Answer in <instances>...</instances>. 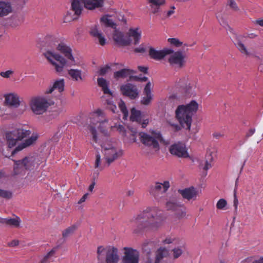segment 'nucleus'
Here are the masks:
<instances>
[{
  "label": "nucleus",
  "instance_id": "f257e3e1",
  "mask_svg": "<svg viewBox=\"0 0 263 263\" xmlns=\"http://www.w3.org/2000/svg\"><path fill=\"white\" fill-rule=\"evenodd\" d=\"M163 220V212L158 207H148L136 216L130 223L132 227H137L138 230L143 229H156L159 227Z\"/></svg>",
  "mask_w": 263,
  "mask_h": 263
},
{
  "label": "nucleus",
  "instance_id": "f03ea898",
  "mask_svg": "<svg viewBox=\"0 0 263 263\" xmlns=\"http://www.w3.org/2000/svg\"><path fill=\"white\" fill-rule=\"evenodd\" d=\"M101 146L104 162L101 163V155L98 152L96 156L95 171L93 173L94 178L97 177L100 171L105 167L109 166L123 155V151L117 147L115 144L109 140H107L103 142L101 144Z\"/></svg>",
  "mask_w": 263,
  "mask_h": 263
},
{
  "label": "nucleus",
  "instance_id": "7ed1b4c3",
  "mask_svg": "<svg viewBox=\"0 0 263 263\" xmlns=\"http://www.w3.org/2000/svg\"><path fill=\"white\" fill-rule=\"evenodd\" d=\"M198 103L195 100L191 101L186 105L178 106L176 110V118L183 128L190 129L192 117L198 110Z\"/></svg>",
  "mask_w": 263,
  "mask_h": 263
},
{
  "label": "nucleus",
  "instance_id": "20e7f679",
  "mask_svg": "<svg viewBox=\"0 0 263 263\" xmlns=\"http://www.w3.org/2000/svg\"><path fill=\"white\" fill-rule=\"evenodd\" d=\"M41 157L37 155H30L26 157L22 160L15 161L14 174L24 175L25 170L31 171L37 168L41 163Z\"/></svg>",
  "mask_w": 263,
  "mask_h": 263
},
{
  "label": "nucleus",
  "instance_id": "39448f33",
  "mask_svg": "<svg viewBox=\"0 0 263 263\" xmlns=\"http://www.w3.org/2000/svg\"><path fill=\"white\" fill-rule=\"evenodd\" d=\"M104 0H71V8L76 15L79 16L85 7L88 10H94L103 7Z\"/></svg>",
  "mask_w": 263,
  "mask_h": 263
},
{
  "label": "nucleus",
  "instance_id": "423d86ee",
  "mask_svg": "<svg viewBox=\"0 0 263 263\" xmlns=\"http://www.w3.org/2000/svg\"><path fill=\"white\" fill-rule=\"evenodd\" d=\"M140 141L145 146L151 147L156 151L159 149V142H164L161 133L157 130H152L149 133L140 132Z\"/></svg>",
  "mask_w": 263,
  "mask_h": 263
},
{
  "label": "nucleus",
  "instance_id": "0eeeda50",
  "mask_svg": "<svg viewBox=\"0 0 263 263\" xmlns=\"http://www.w3.org/2000/svg\"><path fill=\"white\" fill-rule=\"evenodd\" d=\"M51 104L45 97L37 96L31 98L29 106L32 111L35 115H42L46 111Z\"/></svg>",
  "mask_w": 263,
  "mask_h": 263
},
{
  "label": "nucleus",
  "instance_id": "6e6552de",
  "mask_svg": "<svg viewBox=\"0 0 263 263\" xmlns=\"http://www.w3.org/2000/svg\"><path fill=\"white\" fill-rule=\"evenodd\" d=\"M31 134L29 130L22 128H16L12 131L6 133V139L8 145V148L11 149L15 146L18 141L29 136Z\"/></svg>",
  "mask_w": 263,
  "mask_h": 263
},
{
  "label": "nucleus",
  "instance_id": "1a4fd4ad",
  "mask_svg": "<svg viewBox=\"0 0 263 263\" xmlns=\"http://www.w3.org/2000/svg\"><path fill=\"white\" fill-rule=\"evenodd\" d=\"M44 54L50 63L54 66L57 72L60 73L63 71L64 67L67 62L65 58L52 51H47Z\"/></svg>",
  "mask_w": 263,
  "mask_h": 263
},
{
  "label": "nucleus",
  "instance_id": "9d476101",
  "mask_svg": "<svg viewBox=\"0 0 263 263\" xmlns=\"http://www.w3.org/2000/svg\"><path fill=\"white\" fill-rule=\"evenodd\" d=\"M105 253L106 263H118L120 256L118 249L112 246H108L104 248L102 246L98 248L97 253L100 256L102 253Z\"/></svg>",
  "mask_w": 263,
  "mask_h": 263
},
{
  "label": "nucleus",
  "instance_id": "9b49d317",
  "mask_svg": "<svg viewBox=\"0 0 263 263\" xmlns=\"http://www.w3.org/2000/svg\"><path fill=\"white\" fill-rule=\"evenodd\" d=\"M89 118L92 124L96 125L99 123L98 128L104 134H106L107 130L103 128V126H106L108 124V119L105 116L104 112L100 109L91 112L89 114Z\"/></svg>",
  "mask_w": 263,
  "mask_h": 263
},
{
  "label": "nucleus",
  "instance_id": "f8f14e48",
  "mask_svg": "<svg viewBox=\"0 0 263 263\" xmlns=\"http://www.w3.org/2000/svg\"><path fill=\"white\" fill-rule=\"evenodd\" d=\"M167 56H168V61L170 65L175 68H180L185 63V55L181 51H174L170 48Z\"/></svg>",
  "mask_w": 263,
  "mask_h": 263
},
{
  "label": "nucleus",
  "instance_id": "ddd939ff",
  "mask_svg": "<svg viewBox=\"0 0 263 263\" xmlns=\"http://www.w3.org/2000/svg\"><path fill=\"white\" fill-rule=\"evenodd\" d=\"M167 210L172 211L178 218H182L186 215L185 208L176 198H172L166 203Z\"/></svg>",
  "mask_w": 263,
  "mask_h": 263
},
{
  "label": "nucleus",
  "instance_id": "4468645a",
  "mask_svg": "<svg viewBox=\"0 0 263 263\" xmlns=\"http://www.w3.org/2000/svg\"><path fill=\"white\" fill-rule=\"evenodd\" d=\"M170 186L168 181H165L163 183L157 182L150 187L149 192L151 195L158 199L163 196Z\"/></svg>",
  "mask_w": 263,
  "mask_h": 263
},
{
  "label": "nucleus",
  "instance_id": "2eb2a0df",
  "mask_svg": "<svg viewBox=\"0 0 263 263\" xmlns=\"http://www.w3.org/2000/svg\"><path fill=\"white\" fill-rule=\"evenodd\" d=\"M123 250L122 263H139V253L137 250L130 247H124Z\"/></svg>",
  "mask_w": 263,
  "mask_h": 263
},
{
  "label": "nucleus",
  "instance_id": "dca6fc26",
  "mask_svg": "<svg viewBox=\"0 0 263 263\" xmlns=\"http://www.w3.org/2000/svg\"><path fill=\"white\" fill-rule=\"evenodd\" d=\"M257 36L258 35L254 33H248L245 35L238 36L235 41V45L241 54L247 57L250 56L251 55V53L247 48L246 46L243 43V39L249 38L250 39H253L257 37Z\"/></svg>",
  "mask_w": 263,
  "mask_h": 263
},
{
  "label": "nucleus",
  "instance_id": "f3484780",
  "mask_svg": "<svg viewBox=\"0 0 263 263\" xmlns=\"http://www.w3.org/2000/svg\"><path fill=\"white\" fill-rule=\"evenodd\" d=\"M170 153L180 158H188L189 155L185 144L182 142H178L172 144L170 148Z\"/></svg>",
  "mask_w": 263,
  "mask_h": 263
},
{
  "label": "nucleus",
  "instance_id": "a211bd4d",
  "mask_svg": "<svg viewBox=\"0 0 263 263\" xmlns=\"http://www.w3.org/2000/svg\"><path fill=\"white\" fill-rule=\"evenodd\" d=\"M112 39L115 43L119 46H126L132 43V39L127 37L124 33L115 29L112 33Z\"/></svg>",
  "mask_w": 263,
  "mask_h": 263
},
{
  "label": "nucleus",
  "instance_id": "6ab92c4d",
  "mask_svg": "<svg viewBox=\"0 0 263 263\" xmlns=\"http://www.w3.org/2000/svg\"><path fill=\"white\" fill-rule=\"evenodd\" d=\"M38 136L36 134H33L28 139H26L24 142L20 143L15 149L11 151V155H9V153L3 152L4 155L6 157H9L14 155L17 152L22 151L24 148L29 146L35 143L36 141Z\"/></svg>",
  "mask_w": 263,
  "mask_h": 263
},
{
  "label": "nucleus",
  "instance_id": "aec40b11",
  "mask_svg": "<svg viewBox=\"0 0 263 263\" xmlns=\"http://www.w3.org/2000/svg\"><path fill=\"white\" fill-rule=\"evenodd\" d=\"M57 49L62 53L71 65H76V61L72 53L71 48L64 43L59 44Z\"/></svg>",
  "mask_w": 263,
  "mask_h": 263
},
{
  "label": "nucleus",
  "instance_id": "412c9836",
  "mask_svg": "<svg viewBox=\"0 0 263 263\" xmlns=\"http://www.w3.org/2000/svg\"><path fill=\"white\" fill-rule=\"evenodd\" d=\"M121 91L124 96L129 97L132 99H135L139 96V91L136 86L130 83L123 85L121 87Z\"/></svg>",
  "mask_w": 263,
  "mask_h": 263
},
{
  "label": "nucleus",
  "instance_id": "4be33fe9",
  "mask_svg": "<svg viewBox=\"0 0 263 263\" xmlns=\"http://www.w3.org/2000/svg\"><path fill=\"white\" fill-rule=\"evenodd\" d=\"M178 192L182 195L183 198L189 201L195 200L199 194V191L193 186L183 190H179Z\"/></svg>",
  "mask_w": 263,
  "mask_h": 263
},
{
  "label": "nucleus",
  "instance_id": "5701e85b",
  "mask_svg": "<svg viewBox=\"0 0 263 263\" xmlns=\"http://www.w3.org/2000/svg\"><path fill=\"white\" fill-rule=\"evenodd\" d=\"M143 95V97L141 100V103L143 105H147L150 104L153 98V95L152 92V84L150 82L146 84Z\"/></svg>",
  "mask_w": 263,
  "mask_h": 263
},
{
  "label": "nucleus",
  "instance_id": "b1692460",
  "mask_svg": "<svg viewBox=\"0 0 263 263\" xmlns=\"http://www.w3.org/2000/svg\"><path fill=\"white\" fill-rule=\"evenodd\" d=\"M168 51H171L170 48H164L161 50H157L151 47L149 50V55L151 58L159 61L167 56V53Z\"/></svg>",
  "mask_w": 263,
  "mask_h": 263
},
{
  "label": "nucleus",
  "instance_id": "393cba45",
  "mask_svg": "<svg viewBox=\"0 0 263 263\" xmlns=\"http://www.w3.org/2000/svg\"><path fill=\"white\" fill-rule=\"evenodd\" d=\"M6 180L4 173L0 171V197L6 200H10L13 197V192L11 190L3 189L2 185Z\"/></svg>",
  "mask_w": 263,
  "mask_h": 263
},
{
  "label": "nucleus",
  "instance_id": "a878e982",
  "mask_svg": "<svg viewBox=\"0 0 263 263\" xmlns=\"http://www.w3.org/2000/svg\"><path fill=\"white\" fill-rule=\"evenodd\" d=\"M168 254V251L165 248H160L156 252L155 259L148 258L146 263H160L161 260Z\"/></svg>",
  "mask_w": 263,
  "mask_h": 263
},
{
  "label": "nucleus",
  "instance_id": "bb28decb",
  "mask_svg": "<svg viewBox=\"0 0 263 263\" xmlns=\"http://www.w3.org/2000/svg\"><path fill=\"white\" fill-rule=\"evenodd\" d=\"M65 81L64 79L56 80L53 85L46 90V93H51L54 90L57 89L59 92H62L64 90Z\"/></svg>",
  "mask_w": 263,
  "mask_h": 263
},
{
  "label": "nucleus",
  "instance_id": "cd10ccee",
  "mask_svg": "<svg viewBox=\"0 0 263 263\" xmlns=\"http://www.w3.org/2000/svg\"><path fill=\"white\" fill-rule=\"evenodd\" d=\"M90 33L93 37L98 39L101 45L103 46L106 44V39L103 35L101 31L99 30L98 26L95 25L92 27L90 31Z\"/></svg>",
  "mask_w": 263,
  "mask_h": 263
},
{
  "label": "nucleus",
  "instance_id": "c85d7f7f",
  "mask_svg": "<svg viewBox=\"0 0 263 263\" xmlns=\"http://www.w3.org/2000/svg\"><path fill=\"white\" fill-rule=\"evenodd\" d=\"M5 102L9 105L15 107H18L20 104L19 97L17 94L10 93L5 96Z\"/></svg>",
  "mask_w": 263,
  "mask_h": 263
},
{
  "label": "nucleus",
  "instance_id": "c756f323",
  "mask_svg": "<svg viewBox=\"0 0 263 263\" xmlns=\"http://www.w3.org/2000/svg\"><path fill=\"white\" fill-rule=\"evenodd\" d=\"M127 37H129L130 39L133 37L134 44L137 45L139 43L141 39V31L139 30V28H131L128 30Z\"/></svg>",
  "mask_w": 263,
  "mask_h": 263
},
{
  "label": "nucleus",
  "instance_id": "7c9ffc66",
  "mask_svg": "<svg viewBox=\"0 0 263 263\" xmlns=\"http://www.w3.org/2000/svg\"><path fill=\"white\" fill-rule=\"evenodd\" d=\"M12 11V7L8 2L0 1V16H4L8 15Z\"/></svg>",
  "mask_w": 263,
  "mask_h": 263
},
{
  "label": "nucleus",
  "instance_id": "2f4dec72",
  "mask_svg": "<svg viewBox=\"0 0 263 263\" xmlns=\"http://www.w3.org/2000/svg\"><path fill=\"white\" fill-rule=\"evenodd\" d=\"M68 75L74 81L80 82L83 81L82 70L78 69H70L67 70Z\"/></svg>",
  "mask_w": 263,
  "mask_h": 263
},
{
  "label": "nucleus",
  "instance_id": "473e14b6",
  "mask_svg": "<svg viewBox=\"0 0 263 263\" xmlns=\"http://www.w3.org/2000/svg\"><path fill=\"white\" fill-rule=\"evenodd\" d=\"M98 85L101 87L104 94L112 96V92L109 88V82L102 78H99L97 80Z\"/></svg>",
  "mask_w": 263,
  "mask_h": 263
},
{
  "label": "nucleus",
  "instance_id": "72a5a7b5",
  "mask_svg": "<svg viewBox=\"0 0 263 263\" xmlns=\"http://www.w3.org/2000/svg\"><path fill=\"white\" fill-rule=\"evenodd\" d=\"M135 71L132 69L124 68L114 72V78L118 79L119 78H125L130 77Z\"/></svg>",
  "mask_w": 263,
  "mask_h": 263
},
{
  "label": "nucleus",
  "instance_id": "f704fd0d",
  "mask_svg": "<svg viewBox=\"0 0 263 263\" xmlns=\"http://www.w3.org/2000/svg\"><path fill=\"white\" fill-rule=\"evenodd\" d=\"M153 13L159 11V7L164 3V0H147Z\"/></svg>",
  "mask_w": 263,
  "mask_h": 263
},
{
  "label": "nucleus",
  "instance_id": "c9c22d12",
  "mask_svg": "<svg viewBox=\"0 0 263 263\" xmlns=\"http://www.w3.org/2000/svg\"><path fill=\"white\" fill-rule=\"evenodd\" d=\"M101 22L107 27L116 28V25L108 15H105L101 18Z\"/></svg>",
  "mask_w": 263,
  "mask_h": 263
},
{
  "label": "nucleus",
  "instance_id": "e433bc0d",
  "mask_svg": "<svg viewBox=\"0 0 263 263\" xmlns=\"http://www.w3.org/2000/svg\"><path fill=\"white\" fill-rule=\"evenodd\" d=\"M130 118L132 121H136L138 123H141L142 118L141 111L135 108H133L131 110Z\"/></svg>",
  "mask_w": 263,
  "mask_h": 263
},
{
  "label": "nucleus",
  "instance_id": "4c0bfd02",
  "mask_svg": "<svg viewBox=\"0 0 263 263\" xmlns=\"http://www.w3.org/2000/svg\"><path fill=\"white\" fill-rule=\"evenodd\" d=\"M78 226L76 224L72 225L65 230L62 232V236L64 238H67L70 235H72L75 231L77 229Z\"/></svg>",
  "mask_w": 263,
  "mask_h": 263
},
{
  "label": "nucleus",
  "instance_id": "58836bf2",
  "mask_svg": "<svg viewBox=\"0 0 263 263\" xmlns=\"http://www.w3.org/2000/svg\"><path fill=\"white\" fill-rule=\"evenodd\" d=\"M213 161V158L211 154L207 155L205 157V160L203 162V164L201 163L200 165L202 168L207 171L212 167L211 162Z\"/></svg>",
  "mask_w": 263,
  "mask_h": 263
},
{
  "label": "nucleus",
  "instance_id": "ea45409f",
  "mask_svg": "<svg viewBox=\"0 0 263 263\" xmlns=\"http://www.w3.org/2000/svg\"><path fill=\"white\" fill-rule=\"evenodd\" d=\"M57 250V247L53 248L52 250H51L50 251H49L46 255L44 256V257L41 260V263H49L52 257L54 256Z\"/></svg>",
  "mask_w": 263,
  "mask_h": 263
},
{
  "label": "nucleus",
  "instance_id": "a19ab883",
  "mask_svg": "<svg viewBox=\"0 0 263 263\" xmlns=\"http://www.w3.org/2000/svg\"><path fill=\"white\" fill-rule=\"evenodd\" d=\"M8 227L18 228L20 227L21 220V219L16 216L15 218H8Z\"/></svg>",
  "mask_w": 263,
  "mask_h": 263
},
{
  "label": "nucleus",
  "instance_id": "79ce46f5",
  "mask_svg": "<svg viewBox=\"0 0 263 263\" xmlns=\"http://www.w3.org/2000/svg\"><path fill=\"white\" fill-rule=\"evenodd\" d=\"M184 249L183 246L174 247L172 250V255L174 258H178L183 253Z\"/></svg>",
  "mask_w": 263,
  "mask_h": 263
},
{
  "label": "nucleus",
  "instance_id": "37998d69",
  "mask_svg": "<svg viewBox=\"0 0 263 263\" xmlns=\"http://www.w3.org/2000/svg\"><path fill=\"white\" fill-rule=\"evenodd\" d=\"M45 40L46 42L52 45L58 42L59 37L57 34L48 33L45 36Z\"/></svg>",
  "mask_w": 263,
  "mask_h": 263
},
{
  "label": "nucleus",
  "instance_id": "c03bdc74",
  "mask_svg": "<svg viewBox=\"0 0 263 263\" xmlns=\"http://www.w3.org/2000/svg\"><path fill=\"white\" fill-rule=\"evenodd\" d=\"M110 128L111 129L116 128L117 130L122 136H125L126 135V129L122 125L116 124L114 126H110Z\"/></svg>",
  "mask_w": 263,
  "mask_h": 263
},
{
  "label": "nucleus",
  "instance_id": "a18cd8bd",
  "mask_svg": "<svg viewBox=\"0 0 263 263\" xmlns=\"http://www.w3.org/2000/svg\"><path fill=\"white\" fill-rule=\"evenodd\" d=\"M107 108L111 110L113 113L117 112V106L114 103L111 99H107L106 100Z\"/></svg>",
  "mask_w": 263,
  "mask_h": 263
},
{
  "label": "nucleus",
  "instance_id": "49530a36",
  "mask_svg": "<svg viewBox=\"0 0 263 263\" xmlns=\"http://www.w3.org/2000/svg\"><path fill=\"white\" fill-rule=\"evenodd\" d=\"M119 107L124 115V119H126L128 115V112L125 103L122 100H120V102L119 103Z\"/></svg>",
  "mask_w": 263,
  "mask_h": 263
},
{
  "label": "nucleus",
  "instance_id": "de8ad7c7",
  "mask_svg": "<svg viewBox=\"0 0 263 263\" xmlns=\"http://www.w3.org/2000/svg\"><path fill=\"white\" fill-rule=\"evenodd\" d=\"M88 130L92 135L93 141L96 143H98V137L96 128L92 126H89L88 127Z\"/></svg>",
  "mask_w": 263,
  "mask_h": 263
},
{
  "label": "nucleus",
  "instance_id": "09e8293b",
  "mask_svg": "<svg viewBox=\"0 0 263 263\" xmlns=\"http://www.w3.org/2000/svg\"><path fill=\"white\" fill-rule=\"evenodd\" d=\"M227 205V201L224 199L221 198L218 201L216 204V208L219 210H224L226 209Z\"/></svg>",
  "mask_w": 263,
  "mask_h": 263
},
{
  "label": "nucleus",
  "instance_id": "8fccbe9b",
  "mask_svg": "<svg viewBox=\"0 0 263 263\" xmlns=\"http://www.w3.org/2000/svg\"><path fill=\"white\" fill-rule=\"evenodd\" d=\"M168 42L170 44L174 45L176 47H180L182 44V42H181L178 39L176 38H170L168 39Z\"/></svg>",
  "mask_w": 263,
  "mask_h": 263
},
{
  "label": "nucleus",
  "instance_id": "3c124183",
  "mask_svg": "<svg viewBox=\"0 0 263 263\" xmlns=\"http://www.w3.org/2000/svg\"><path fill=\"white\" fill-rule=\"evenodd\" d=\"M228 5L234 10L235 11H238L239 8L237 6L234 0H229L228 2Z\"/></svg>",
  "mask_w": 263,
  "mask_h": 263
},
{
  "label": "nucleus",
  "instance_id": "603ef678",
  "mask_svg": "<svg viewBox=\"0 0 263 263\" xmlns=\"http://www.w3.org/2000/svg\"><path fill=\"white\" fill-rule=\"evenodd\" d=\"M13 73V71L11 70H9L6 71H2L0 72V76L4 78H9Z\"/></svg>",
  "mask_w": 263,
  "mask_h": 263
},
{
  "label": "nucleus",
  "instance_id": "864d4df0",
  "mask_svg": "<svg viewBox=\"0 0 263 263\" xmlns=\"http://www.w3.org/2000/svg\"><path fill=\"white\" fill-rule=\"evenodd\" d=\"M163 243L164 244H171V243H172V244H174V245H176L178 241L177 239H175V238H171V237H167L166 238L165 240H163Z\"/></svg>",
  "mask_w": 263,
  "mask_h": 263
},
{
  "label": "nucleus",
  "instance_id": "5fc2aeb1",
  "mask_svg": "<svg viewBox=\"0 0 263 263\" xmlns=\"http://www.w3.org/2000/svg\"><path fill=\"white\" fill-rule=\"evenodd\" d=\"M109 69L110 67L108 65H106L104 67H102L99 70V74L101 76H104L108 72Z\"/></svg>",
  "mask_w": 263,
  "mask_h": 263
},
{
  "label": "nucleus",
  "instance_id": "6e6d98bb",
  "mask_svg": "<svg viewBox=\"0 0 263 263\" xmlns=\"http://www.w3.org/2000/svg\"><path fill=\"white\" fill-rule=\"evenodd\" d=\"M216 17L217 19L218 20V21L219 22L220 24L223 26V27H226L228 26L227 23L226 21H224L222 16H221V14L220 13H218L216 14Z\"/></svg>",
  "mask_w": 263,
  "mask_h": 263
},
{
  "label": "nucleus",
  "instance_id": "4d7b16f0",
  "mask_svg": "<svg viewBox=\"0 0 263 263\" xmlns=\"http://www.w3.org/2000/svg\"><path fill=\"white\" fill-rule=\"evenodd\" d=\"M135 51L137 53H144L146 50L143 45H140L138 47L135 49Z\"/></svg>",
  "mask_w": 263,
  "mask_h": 263
},
{
  "label": "nucleus",
  "instance_id": "13d9d810",
  "mask_svg": "<svg viewBox=\"0 0 263 263\" xmlns=\"http://www.w3.org/2000/svg\"><path fill=\"white\" fill-rule=\"evenodd\" d=\"M255 132V129L254 128H252L250 129L248 132L246 133V138L248 139L250 137L252 136L254 133Z\"/></svg>",
  "mask_w": 263,
  "mask_h": 263
},
{
  "label": "nucleus",
  "instance_id": "bf43d9fd",
  "mask_svg": "<svg viewBox=\"0 0 263 263\" xmlns=\"http://www.w3.org/2000/svg\"><path fill=\"white\" fill-rule=\"evenodd\" d=\"M7 221H8V218H4L0 217V223L3 224L4 226H8V222Z\"/></svg>",
  "mask_w": 263,
  "mask_h": 263
},
{
  "label": "nucleus",
  "instance_id": "052dcab7",
  "mask_svg": "<svg viewBox=\"0 0 263 263\" xmlns=\"http://www.w3.org/2000/svg\"><path fill=\"white\" fill-rule=\"evenodd\" d=\"M148 122H149V120L148 119H144L143 120L141 119V123H140L141 124L142 127L143 128H145L146 126V125H147V124L148 123Z\"/></svg>",
  "mask_w": 263,
  "mask_h": 263
},
{
  "label": "nucleus",
  "instance_id": "680f3d73",
  "mask_svg": "<svg viewBox=\"0 0 263 263\" xmlns=\"http://www.w3.org/2000/svg\"><path fill=\"white\" fill-rule=\"evenodd\" d=\"M88 196V193L85 194L83 196V197L79 200V201H78V203L81 204L82 203L84 202L87 199Z\"/></svg>",
  "mask_w": 263,
  "mask_h": 263
},
{
  "label": "nucleus",
  "instance_id": "e2e57ef3",
  "mask_svg": "<svg viewBox=\"0 0 263 263\" xmlns=\"http://www.w3.org/2000/svg\"><path fill=\"white\" fill-rule=\"evenodd\" d=\"M18 245V241L17 240H13L8 243L10 247H15Z\"/></svg>",
  "mask_w": 263,
  "mask_h": 263
},
{
  "label": "nucleus",
  "instance_id": "0e129e2a",
  "mask_svg": "<svg viewBox=\"0 0 263 263\" xmlns=\"http://www.w3.org/2000/svg\"><path fill=\"white\" fill-rule=\"evenodd\" d=\"M138 69L143 73H147V68L142 66H138Z\"/></svg>",
  "mask_w": 263,
  "mask_h": 263
},
{
  "label": "nucleus",
  "instance_id": "69168bd1",
  "mask_svg": "<svg viewBox=\"0 0 263 263\" xmlns=\"http://www.w3.org/2000/svg\"><path fill=\"white\" fill-rule=\"evenodd\" d=\"M213 136L216 138V139H218L220 137H222L224 136V135L223 134H222V133H218V132H216V133H215L213 134Z\"/></svg>",
  "mask_w": 263,
  "mask_h": 263
},
{
  "label": "nucleus",
  "instance_id": "338daca9",
  "mask_svg": "<svg viewBox=\"0 0 263 263\" xmlns=\"http://www.w3.org/2000/svg\"><path fill=\"white\" fill-rule=\"evenodd\" d=\"M132 136L133 137V138H131V140L133 141V142H136L137 141V139L136 138V132L135 130H132Z\"/></svg>",
  "mask_w": 263,
  "mask_h": 263
},
{
  "label": "nucleus",
  "instance_id": "774afa93",
  "mask_svg": "<svg viewBox=\"0 0 263 263\" xmlns=\"http://www.w3.org/2000/svg\"><path fill=\"white\" fill-rule=\"evenodd\" d=\"M252 263H263V257H260L254 260Z\"/></svg>",
  "mask_w": 263,
  "mask_h": 263
}]
</instances>
